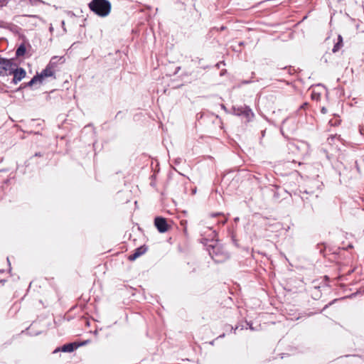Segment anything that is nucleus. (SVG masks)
Instances as JSON below:
<instances>
[{"mask_svg": "<svg viewBox=\"0 0 364 364\" xmlns=\"http://www.w3.org/2000/svg\"><path fill=\"white\" fill-rule=\"evenodd\" d=\"M89 8L97 15L104 17L109 14L111 4L107 0H92L89 4Z\"/></svg>", "mask_w": 364, "mask_h": 364, "instance_id": "obj_1", "label": "nucleus"}, {"mask_svg": "<svg viewBox=\"0 0 364 364\" xmlns=\"http://www.w3.org/2000/svg\"><path fill=\"white\" fill-rule=\"evenodd\" d=\"M16 65L11 60L5 59L0 57V75H11V72Z\"/></svg>", "mask_w": 364, "mask_h": 364, "instance_id": "obj_2", "label": "nucleus"}, {"mask_svg": "<svg viewBox=\"0 0 364 364\" xmlns=\"http://www.w3.org/2000/svg\"><path fill=\"white\" fill-rule=\"evenodd\" d=\"M209 255L216 262H221L227 257V254L224 253L218 245L211 246L208 249Z\"/></svg>", "mask_w": 364, "mask_h": 364, "instance_id": "obj_3", "label": "nucleus"}, {"mask_svg": "<svg viewBox=\"0 0 364 364\" xmlns=\"http://www.w3.org/2000/svg\"><path fill=\"white\" fill-rule=\"evenodd\" d=\"M11 75L14 76L11 83L16 85L26 77V73L23 68H18L16 65L11 72Z\"/></svg>", "mask_w": 364, "mask_h": 364, "instance_id": "obj_4", "label": "nucleus"}, {"mask_svg": "<svg viewBox=\"0 0 364 364\" xmlns=\"http://www.w3.org/2000/svg\"><path fill=\"white\" fill-rule=\"evenodd\" d=\"M173 227V223L172 220L161 217V233L171 230Z\"/></svg>", "mask_w": 364, "mask_h": 364, "instance_id": "obj_5", "label": "nucleus"}, {"mask_svg": "<svg viewBox=\"0 0 364 364\" xmlns=\"http://www.w3.org/2000/svg\"><path fill=\"white\" fill-rule=\"evenodd\" d=\"M78 346H79V345H76L74 343H67V344L63 345L60 349L56 348L53 353H56L60 350H61L62 352H65V353H71V352H73Z\"/></svg>", "mask_w": 364, "mask_h": 364, "instance_id": "obj_6", "label": "nucleus"}, {"mask_svg": "<svg viewBox=\"0 0 364 364\" xmlns=\"http://www.w3.org/2000/svg\"><path fill=\"white\" fill-rule=\"evenodd\" d=\"M146 247H145L144 246H141V247L136 248L134 250V253L129 255L128 259L129 261H134L136 258H138L139 257H140L143 254H144L146 252Z\"/></svg>", "mask_w": 364, "mask_h": 364, "instance_id": "obj_7", "label": "nucleus"}, {"mask_svg": "<svg viewBox=\"0 0 364 364\" xmlns=\"http://www.w3.org/2000/svg\"><path fill=\"white\" fill-rule=\"evenodd\" d=\"M55 74V70L53 68L47 65L45 69H43L40 74H38L41 79L43 80L45 77H53Z\"/></svg>", "mask_w": 364, "mask_h": 364, "instance_id": "obj_8", "label": "nucleus"}, {"mask_svg": "<svg viewBox=\"0 0 364 364\" xmlns=\"http://www.w3.org/2000/svg\"><path fill=\"white\" fill-rule=\"evenodd\" d=\"M42 81L43 80L41 79V76L38 74H37L36 75L33 76L32 79L24 85V87H31L37 82H39L41 83L42 82Z\"/></svg>", "mask_w": 364, "mask_h": 364, "instance_id": "obj_9", "label": "nucleus"}, {"mask_svg": "<svg viewBox=\"0 0 364 364\" xmlns=\"http://www.w3.org/2000/svg\"><path fill=\"white\" fill-rule=\"evenodd\" d=\"M63 57H58V56H53L49 63L48 64V65H49L50 67L53 68V69L55 70V68H56L58 63L59 61L62 60H63Z\"/></svg>", "mask_w": 364, "mask_h": 364, "instance_id": "obj_10", "label": "nucleus"}, {"mask_svg": "<svg viewBox=\"0 0 364 364\" xmlns=\"http://www.w3.org/2000/svg\"><path fill=\"white\" fill-rule=\"evenodd\" d=\"M26 49L24 44H21L16 49V55L17 57L23 56L26 53Z\"/></svg>", "mask_w": 364, "mask_h": 364, "instance_id": "obj_11", "label": "nucleus"}, {"mask_svg": "<svg viewBox=\"0 0 364 364\" xmlns=\"http://www.w3.org/2000/svg\"><path fill=\"white\" fill-rule=\"evenodd\" d=\"M338 41L335 44V46L333 48L332 51L333 53L337 52L343 46V38L341 36H338Z\"/></svg>", "mask_w": 364, "mask_h": 364, "instance_id": "obj_12", "label": "nucleus"}, {"mask_svg": "<svg viewBox=\"0 0 364 364\" xmlns=\"http://www.w3.org/2000/svg\"><path fill=\"white\" fill-rule=\"evenodd\" d=\"M154 225L159 231V216H156L154 218Z\"/></svg>", "mask_w": 364, "mask_h": 364, "instance_id": "obj_13", "label": "nucleus"}, {"mask_svg": "<svg viewBox=\"0 0 364 364\" xmlns=\"http://www.w3.org/2000/svg\"><path fill=\"white\" fill-rule=\"evenodd\" d=\"M307 194H308V193H307L306 191H304V192L303 193V195L301 196V199H302L304 201H305L306 200H307V199H308V198H307V197H305V195H307Z\"/></svg>", "mask_w": 364, "mask_h": 364, "instance_id": "obj_14", "label": "nucleus"}, {"mask_svg": "<svg viewBox=\"0 0 364 364\" xmlns=\"http://www.w3.org/2000/svg\"><path fill=\"white\" fill-rule=\"evenodd\" d=\"M312 97L313 98H316V99H318L319 98V94L313 93L312 94Z\"/></svg>", "mask_w": 364, "mask_h": 364, "instance_id": "obj_15", "label": "nucleus"}, {"mask_svg": "<svg viewBox=\"0 0 364 364\" xmlns=\"http://www.w3.org/2000/svg\"><path fill=\"white\" fill-rule=\"evenodd\" d=\"M326 112H327L326 108L323 107V108L321 109V112H322V113L326 114Z\"/></svg>", "mask_w": 364, "mask_h": 364, "instance_id": "obj_16", "label": "nucleus"}, {"mask_svg": "<svg viewBox=\"0 0 364 364\" xmlns=\"http://www.w3.org/2000/svg\"><path fill=\"white\" fill-rule=\"evenodd\" d=\"M227 221V218H225L223 220H221L222 224H225Z\"/></svg>", "mask_w": 364, "mask_h": 364, "instance_id": "obj_17", "label": "nucleus"}, {"mask_svg": "<svg viewBox=\"0 0 364 364\" xmlns=\"http://www.w3.org/2000/svg\"><path fill=\"white\" fill-rule=\"evenodd\" d=\"M150 184H151V186H155V183H154L153 181H151Z\"/></svg>", "mask_w": 364, "mask_h": 364, "instance_id": "obj_18", "label": "nucleus"}, {"mask_svg": "<svg viewBox=\"0 0 364 364\" xmlns=\"http://www.w3.org/2000/svg\"><path fill=\"white\" fill-rule=\"evenodd\" d=\"M218 215H220V213H215V214H213V216H217Z\"/></svg>", "mask_w": 364, "mask_h": 364, "instance_id": "obj_19", "label": "nucleus"}, {"mask_svg": "<svg viewBox=\"0 0 364 364\" xmlns=\"http://www.w3.org/2000/svg\"><path fill=\"white\" fill-rule=\"evenodd\" d=\"M7 262H8L9 264L10 265V261H9V257H7Z\"/></svg>", "mask_w": 364, "mask_h": 364, "instance_id": "obj_20", "label": "nucleus"}, {"mask_svg": "<svg viewBox=\"0 0 364 364\" xmlns=\"http://www.w3.org/2000/svg\"><path fill=\"white\" fill-rule=\"evenodd\" d=\"M120 112L117 113L116 117H117L119 115Z\"/></svg>", "mask_w": 364, "mask_h": 364, "instance_id": "obj_21", "label": "nucleus"}, {"mask_svg": "<svg viewBox=\"0 0 364 364\" xmlns=\"http://www.w3.org/2000/svg\"><path fill=\"white\" fill-rule=\"evenodd\" d=\"M151 177L152 178H156V173H154Z\"/></svg>", "mask_w": 364, "mask_h": 364, "instance_id": "obj_22", "label": "nucleus"}, {"mask_svg": "<svg viewBox=\"0 0 364 364\" xmlns=\"http://www.w3.org/2000/svg\"><path fill=\"white\" fill-rule=\"evenodd\" d=\"M36 156H41V154H37V153H36Z\"/></svg>", "mask_w": 364, "mask_h": 364, "instance_id": "obj_23", "label": "nucleus"}, {"mask_svg": "<svg viewBox=\"0 0 364 364\" xmlns=\"http://www.w3.org/2000/svg\"><path fill=\"white\" fill-rule=\"evenodd\" d=\"M238 220H239V218H235V221H237Z\"/></svg>", "mask_w": 364, "mask_h": 364, "instance_id": "obj_24", "label": "nucleus"}, {"mask_svg": "<svg viewBox=\"0 0 364 364\" xmlns=\"http://www.w3.org/2000/svg\"><path fill=\"white\" fill-rule=\"evenodd\" d=\"M237 328H238V327H237H237H235V330H234V331H235Z\"/></svg>", "mask_w": 364, "mask_h": 364, "instance_id": "obj_25", "label": "nucleus"}]
</instances>
